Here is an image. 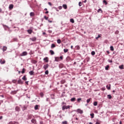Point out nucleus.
Masks as SVG:
<instances>
[{"label": "nucleus", "mask_w": 124, "mask_h": 124, "mask_svg": "<svg viewBox=\"0 0 124 124\" xmlns=\"http://www.w3.org/2000/svg\"><path fill=\"white\" fill-rule=\"evenodd\" d=\"M51 48H55L56 47V45L55 44H52L51 46Z\"/></svg>", "instance_id": "c756f323"}, {"label": "nucleus", "mask_w": 124, "mask_h": 124, "mask_svg": "<svg viewBox=\"0 0 124 124\" xmlns=\"http://www.w3.org/2000/svg\"><path fill=\"white\" fill-rule=\"evenodd\" d=\"M32 63H34V64H35V63H36L37 62L35 60H32Z\"/></svg>", "instance_id": "79ce46f5"}, {"label": "nucleus", "mask_w": 124, "mask_h": 124, "mask_svg": "<svg viewBox=\"0 0 124 124\" xmlns=\"http://www.w3.org/2000/svg\"><path fill=\"white\" fill-rule=\"evenodd\" d=\"M21 73H22V74H24V73H25V68H23L22 69V71H21Z\"/></svg>", "instance_id": "37998d69"}, {"label": "nucleus", "mask_w": 124, "mask_h": 124, "mask_svg": "<svg viewBox=\"0 0 124 124\" xmlns=\"http://www.w3.org/2000/svg\"><path fill=\"white\" fill-rule=\"evenodd\" d=\"M44 61H45L46 62H49V60H48V57L44 58Z\"/></svg>", "instance_id": "ddd939ff"}, {"label": "nucleus", "mask_w": 124, "mask_h": 124, "mask_svg": "<svg viewBox=\"0 0 124 124\" xmlns=\"http://www.w3.org/2000/svg\"><path fill=\"white\" fill-rule=\"evenodd\" d=\"M110 51H114V46H110Z\"/></svg>", "instance_id": "7c9ffc66"}, {"label": "nucleus", "mask_w": 124, "mask_h": 124, "mask_svg": "<svg viewBox=\"0 0 124 124\" xmlns=\"http://www.w3.org/2000/svg\"><path fill=\"white\" fill-rule=\"evenodd\" d=\"M71 101L72 102H74V101H75V100H76V98L75 97H73V98H72L71 99H70Z\"/></svg>", "instance_id": "2eb2a0df"}, {"label": "nucleus", "mask_w": 124, "mask_h": 124, "mask_svg": "<svg viewBox=\"0 0 124 124\" xmlns=\"http://www.w3.org/2000/svg\"><path fill=\"white\" fill-rule=\"evenodd\" d=\"M61 59V60H62V59H63V57H62V56H60V57H59V59Z\"/></svg>", "instance_id": "13d9d810"}, {"label": "nucleus", "mask_w": 124, "mask_h": 124, "mask_svg": "<svg viewBox=\"0 0 124 124\" xmlns=\"http://www.w3.org/2000/svg\"><path fill=\"white\" fill-rule=\"evenodd\" d=\"M60 61V57H55V62H59Z\"/></svg>", "instance_id": "f8f14e48"}, {"label": "nucleus", "mask_w": 124, "mask_h": 124, "mask_svg": "<svg viewBox=\"0 0 124 124\" xmlns=\"http://www.w3.org/2000/svg\"><path fill=\"white\" fill-rule=\"evenodd\" d=\"M18 84H23V81H22V79H19L17 82Z\"/></svg>", "instance_id": "f3484780"}, {"label": "nucleus", "mask_w": 124, "mask_h": 124, "mask_svg": "<svg viewBox=\"0 0 124 124\" xmlns=\"http://www.w3.org/2000/svg\"><path fill=\"white\" fill-rule=\"evenodd\" d=\"M69 108H70V106H63V107H62V110L63 111H64V110H65V109H69Z\"/></svg>", "instance_id": "f257e3e1"}, {"label": "nucleus", "mask_w": 124, "mask_h": 124, "mask_svg": "<svg viewBox=\"0 0 124 124\" xmlns=\"http://www.w3.org/2000/svg\"><path fill=\"white\" fill-rule=\"evenodd\" d=\"M106 70H108L109 69V65H107L105 67Z\"/></svg>", "instance_id": "c03bdc74"}, {"label": "nucleus", "mask_w": 124, "mask_h": 124, "mask_svg": "<svg viewBox=\"0 0 124 124\" xmlns=\"http://www.w3.org/2000/svg\"><path fill=\"white\" fill-rule=\"evenodd\" d=\"M119 68H120V69H124V65H120V66H119Z\"/></svg>", "instance_id": "cd10ccee"}, {"label": "nucleus", "mask_w": 124, "mask_h": 124, "mask_svg": "<svg viewBox=\"0 0 124 124\" xmlns=\"http://www.w3.org/2000/svg\"><path fill=\"white\" fill-rule=\"evenodd\" d=\"M0 96L1 97H4V96L3 95H0Z\"/></svg>", "instance_id": "e2e57ef3"}, {"label": "nucleus", "mask_w": 124, "mask_h": 124, "mask_svg": "<svg viewBox=\"0 0 124 124\" xmlns=\"http://www.w3.org/2000/svg\"><path fill=\"white\" fill-rule=\"evenodd\" d=\"M76 48L77 50H79L80 49V46H76Z\"/></svg>", "instance_id": "ea45409f"}, {"label": "nucleus", "mask_w": 124, "mask_h": 124, "mask_svg": "<svg viewBox=\"0 0 124 124\" xmlns=\"http://www.w3.org/2000/svg\"><path fill=\"white\" fill-rule=\"evenodd\" d=\"M30 40L33 42L36 41V37H34L33 38H30Z\"/></svg>", "instance_id": "39448f33"}, {"label": "nucleus", "mask_w": 124, "mask_h": 124, "mask_svg": "<svg viewBox=\"0 0 124 124\" xmlns=\"http://www.w3.org/2000/svg\"><path fill=\"white\" fill-rule=\"evenodd\" d=\"M59 68H62L63 67V64L61 63L59 65Z\"/></svg>", "instance_id": "4468645a"}, {"label": "nucleus", "mask_w": 124, "mask_h": 124, "mask_svg": "<svg viewBox=\"0 0 124 124\" xmlns=\"http://www.w3.org/2000/svg\"><path fill=\"white\" fill-rule=\"evenodd\" d=\"M115 33H117V34H118V33H119V31H116V32H115Z\"/></svg>", "instance_id": "338daca9"}, {"label": "nucleus", "mask_w": 124, "mask_h": 124, "mask_svg": "<svg viewBox=\"0 0 124 124\" xmlns=\"http://www.w3.org/2000/svg\"><path fill=\"white\" fill-rule=\"evenodd\" d=\"M40 95H41V97H43V96H44V94H43V93H41Z\"/></svg>", "instance_id": "a18cd8bd"}, {"label": "nucleus", "mask_w": 124, "mask_h": 124, "mask_svg": "<svg viewBox=\"0 0 124 124\" xmlns=\"http://www.w3.org/2000/svg\"><path fill=\"white\" fill-rule=\"evenodd\" d=\"M107 96L108 99H111V98H112V96H111V94H108Z\"/></svg>", "instance_id": "393cba45"}, {"label": "nucleus", "mask_w": 124, "mask_h": 124, "mask_svg": "<svg viewBox=\"0 0 124 124\" xmlns=\"http://www.w3.org/2000/svg\"><path fill=\"white\" fill-rule=\"evenodd\" d=\"M18 91H19V90L11 91L10 93L11 94L13 95L16 94V93H17L18 92Z\"/></svg>", "instance_id": "7ed1b4c3"}, {"label": "nucleus", "mask_w": 124, "mask_h": 124, "mask_svg": "<svg viewBox=\"0 0 124 124\" xmlns=\"http://www.w3.org/2000/svg\"><path fill=\"white\" fill-rule=\"evenodd\" d=\"M29 74L30 75H33V74H34V72H33V71H31L29 72Z\"/></svg>", "instance_id": "6ab92c4d"}, {"label": "nucleus", "mask_w": 124, "mask_h": 124, "mask_svg": "<svg viewBox=\"0 0 124 124\" xmlns=\"http://www.w3.org/2000/svg\"><path fill=\"white\" fill-rule=\"evenodd\" d=\"M40 124H43V122H42V121H40Z\"/></svg>", "instance_id": "052dcab7"}, {"label": "nucleus", "mask_w": 124, "mask_h": 124, "mask_svg": "<svg viewBox=\"0 0 124 124\" xmlns=\"http://www.w3.org/2000/svg\"><path fill=\"white\" fill-rule=\"evenodd\" d=\"M48 4L49 5H50V6H52V3H51V2H48Z\"/></svg>", "instance_id": "6e6d98bb"}, {"label": "nucleus", "mask_w": 124, "mask_h": 124, "mask_svg": "<svg viewBox=\"0 0 124 124\" xmlns=\"http://www.w3.org/2000/svg\"><path fill=\"white\" fill-rule=\"evenodd\" d=\"M103 3H105L106 5L108 4V3L107 2V1L106 0H104L103 1Z\"/></svg>", "instance_id": "f704fd0d"}, {"label": "nucleus", "mask_w": 124, "mask_h": 124, "mask_svg": "<svg viewBox=\"0 0 124 124\" xmlns=\"http://www.w3.org/2000/svg\"><path fill=\"white\" fill-rule=\"evenodd\" d=\"M54 9H55V10H56V11L59 12V10L57 8L54 7Z\"/></svg>", "instance_id": "4d7b16f0"}, {"label": "nucleus", "mask_w": 124, "mask_h": 124, "mask_svg": "<svg viewBox=\"0 0 124 124\" xmlns=\"http://www.w3.org/2000/svg\"><path fill=\"white\" fill-rule=\"evenodd\" d=\"M79 6H82V2L80 1L78 3Z\"/></svg>", "instance_id": "8fccbe9b"}, {"label": "nucleus", "mask_w": 124, "mask_h": 124, "mask_svg": "<svg viewBox=\"0 0 124 124\" xmlns=\"http://www.w3.org/2000/svg\"><path fill=\"white\" fill-rule=\"evenodd\" d=\"M91 55H92V56H94L95 55V52H94V51H92Z\"/></svg>", "instance_id": "c85d7f7f"}, {"label": "nucleus", "mask_w": 124, "mask_h": 124, "mask_svg": "<svg viewBox=\"0 0 124 124\" xmlns=\"http://www.w3.org/2000/svg\"><path fill=\"white\" fill-rule=\"evenodd\" d=\"M77 112H78V113H79V114H83V110H82L80 109H78Z\"/></svg>", "instance_id": "0eeeda50"}, {"label": "nucleus", "mask_w": 124, "mask_h": 124, "mask_svg": "<svg viewBox=\"0 0 124 124\" xmlns=\"http://www.w3.org/2000/svg\"><path fill=\"white\" fill-rule=\"evenodd\" d=\"M61 42H62V41H61V39H58L57 40V43L58 44H61Z\"/></svg>", "instance_id": "c9c22d12"}, {"label": "nucleus", "mask_w": 124, "mask_h": 124, "mask_svg": "<svg viewBox=\"0 0 124 124\" xmlns=\"http://www.w3.org/2000/svg\"><path fill=\"white\" fill-rule=\"evenodd\" d=\"M27 31H28V33H29V34H31V33L32 32V31L31 30H27Z\"/></svg>", "instance_id": "a211bd4d"}, {"label": "nucleus", "mask_w": 124, "mask_h": 124, "mask_svg": "<svg viewBox=\"0 0 124 124\" xmlns=\"http://www.w3.org/2000/svg\"><path fill=\"white\" fill-rule=\"evenodd\" d=\"M46 101H49V98H46Z\"/></svg>", "instance_id": "774afa93"}, {"label": "nucleus", "mask_w": 124, "mask_h": 124, "mask_svg": "<svg viewBox=\"0 0 124 124\" xmlns=\"http://www.w3.org/2000/svg\"><path fill=\"white\" fill-rule=\"evenodd\" d=\"M58 8H59V10H61V9H62V6H60L58 7Z\"/></svg>", "instance_id": "603ef678"}, {"label": "nucleus", "mask_w": 124, "mask_h": 124, "mask_svg": "<svg viewBox=\"0 0 124 124\" xmlns=\"http://www.w3.org/2000/svg\"><path fill=\"white\" fill-rule=\"evenodd\" d=\"M108 62H110V63H112V62H113V61L110 60H108Z\"/></svg>", "instance_id": "864d4df0"}, {"label": "nucleus", "mask_w": 124, "mask_h": 124, "mask_svg": "<svg viewBox=\"0 0 124 124\" xmlns=\"http://www.w3.org/2000/svg\"><path fill=\"white\" fill-rule=\"evenodd\" d=\"M49 52L52 56H53V55H55V52H54V51L50 50Z\"/></svg>", "instance_id": "aec40b11"}, {"label": "nucleus", "mask_w": 124, "mask_h": 124, "mask_svg": "<svg viewBox=\"0 0 124 124\" xmlns=\"http://www.w3.org/2000/svg\"><path fill=\"white\" fill-rule=\"evenodd\" d=\"M13 7H14L13 4H10L9 6V9H13Z\"/></svg>", "instance_id": "9d476101"}, {"label": "nucleus", "mask_w": 124, "mask_h": 124, "mask_svg": "<svg viewBox=\"0 0 124 124\" xmlns=\"http://www.w3.org/2000/svg\"><path fill=\"white\" fill-rule=\"evenodd\" d=\"M28 120H31V115H28Z\"/></svg>", "instance_id": "72a5a7b5"}, {"label": "nucleus", "mask_w": 124, "mask_h": 124, "mask_svg": "<svg viewBox=\"0 0 124 124\" xmlns=\"http://www.w3.org/2000/svg\"><path fill=\"white\" fill-rule=\"evenodd\" d=\"M64 83H65V80L63 79L61 81V84H64Z\"/></svg>", "instance_id": "2f4dec72"}, {"label": "nucleus", "mask_w": 124, "mask_h": 124, "mask_svg": "<svg viewBox=\"0 0 124 124\" xmlns=\"http://www.w3.org/2000/svg\"><path fill=\"white\" fill-rule=\"evenodd\" d=\"M22 80H24V81H27V78L26 77V76H24L22 78Z\"/></svg>", "instance_id": "b1692460"}, {"label": "nucleus", "mask_w": 124, "mask_h": 124, "mask_svg": "<svg viewBox=\"0 0 124 124\" xmlns=\"http://www.w3.org/2000/svg\"><path fill=\"white\" fill-rule=\"evenodd\" d=\"M70 22L73 24L74 23V19L73 18H71L70 19Z\"/></svg>", "instance_id": "a878e982"}, {"label": "nucleus", "mask_w": 124, "mask_h": 124, "mask_svg": "<svg viewBox=\"0 0 124 124\" xmlns=\"http://www.w3.org/2000/svg\"><path fill=\"white\" fill-rule=\"evenodd\" d=\"M62 7L64 8V9H67V5L66 4H63Z\"/></svg>", "instance_id": "dca6fc26"}, {"label": "nucleus", "mask_w": 124, "mask_h": 124, "mask_svg": "<svg viewBox=\"0 0 124 124\" xmlns=\"http://www.w3.org/2000/svg\"><path fill=\"white\" fill-rule=\"evenodd\" d=\"M62 124H67V121H63L62 122Z\"/></svg>", "instance_id": "09e8293b"}, {"label": "nucleus", "mask_w": 124, "mask_h": 124, "mask_svg": "<svg viewBox=\"0 0 124 124\" xmlns=\"http://www.w3.org/2000/svg\"><path fill=\"white\" fill-rule=\"evenodd\" d=\"M45 73L46 75H48V74H49V71L47 70L46 71H45Z\"/></svg>", "instance_id": "58836bf2"}, {"label": "nucleus", "mask_w": 124, "mask_h": 124, "mask_svg": "<svg viewBox=\"0 0 124 124\" xmlns=\"http://www.w3.org/2000/svg\"><path fill=\"white\" fill-rule=\"evenodd\" d=\"M0 63L1 64H4V63H5V60H4V61H2V60L1 59H0Z\"/></svg>", "instance_id": "1a4fd4ad"}, {"label": "nucleus", "mask_w": 124, "mask_h": 124, "mask_svg": "<svg viewBox=\"0 0 124 124\" xmlns=\"http://www.w3.org/2000/svg\"><path fill=\"white\" fill-rule=\"evenodd\" d=\"M31 123H32V124H36V120L34 119H32L31 120Z\"/></svg>", "instance_id": "9b49d317"}, {"label": "nucleus", "mask_w": 124, "mask_h": 124, "mask_svg": "<svg viewBox=\"0 0 124 124\" xmlns=\"http://www.w3.org/2000/svg\"><path fill=\"white\" fill-rule=\"evenodd\" d=\"M100 37V35H98V36L95 38V39H98V38H99Z\"/></svg>", "instance_id": "5fc2aeb1"}, {"label": "nucleus", "mask_w": 124, "mask_h": 124, "mask_svg": "<svg viewBox=\"0 0 124 124\" xmlns=\"http://www.w3.org/2000/svg\"><path fill=\"white\" fill-rule=\"evenodd\" d=\"M45 70H46V69H47V68H48V67H49V64H46V65H45L44 66H43Z\"/></svg>", "instance_id": "20e7f679"}, {"label": "nucleus", "mask_w": 124, "mask_h": 124, "mask_svg": "<svg viewBox=\"0 0 124 124\" xmlns=\"http://www.w3.org/2000/svg\"><path fill=\"white\" fill-rule=\"evenodd\" d=\"M63 51H64V53H67V52H68V49H65V48H64V49H63Z\"/></svg>", "instance_id": "473e14b6"}, {"label": "nucleus", "mask_w": 124, "mask_h": 124, "mask_svg": "<svg viewBox=\"0 0 124 124\" xmlns=\"http://www.w3.org/2000/svg\"><path fill=\"white\" fill-rule=\"evenodd\" d=\"M95 124H100V123H99V122H96Z\"/></svg>", "instance_id": "69168bd1"}, {"label": "nucleus", "mask_w": 124, "mask_h": 124, "mask_svg": "<svg viewBox=\"0 0 124 124\" xmlns=\"http://www.w3.org/2000/svg\"><path fill=\"white\" fill-rule=\"evenodd\" d=\"M91 99H92V98H89V99H88L86 101L87 103H90V102L91 101Z\"/></svg>", "instance_id": "e433bc0d"}, {"label": "nucleus", "mask_w": 124, "mask_h": 124, "mask_svg": "<svg viewBox=\"0 0 124 124\" xmlns=\"http://www.w3.org/2000/svg\"><path fill=\"white\" fill-rule=\"evenodd\" d=\"M15 110L17 112H19L20 111V107H19L18 106L16 107Z\"/></svg>", "instance_id": "423d86ee"}, {"label": "nucleus", "mask_w": 124, "mask_h": 124, "mask_svg": "<svg viewBox=\"0 0 124 124\" xmlns=\"http://www.w3.org/2000/svg\"><path fill=\"white\" fill-rule=\"evenodd\" d=\"M100 11H101V13H102V10H101V9L100 8L98 10L97 12L99 13L100 12Z\"/></svg>", "instance_id": "49530a36"}, {"label": "nucleus", "mask_w": 124, "mask_h": 124, "mask_svg": "<svg viewBox=\"0 0 124 124\" xmlns=\"http://www.w3.org/2000/svg\"><path fill=\"white\" fill-rule=\"evenodd\" d=\"M6 50H7V47H6L5 46H3V48H2L3 52H5V51H6Z\"/></svg>", "instance_id": "6e6552de"}, {"label": "nucleus", "mask_w": 124, "mask_h": 124, "mask_svg": "<svg viewBox=\"0 0 124 124\" xmlns=\"http://www.w3.org/2000/svg\"><path fill=\"white\" fill-rule=\"evenodd\" d=\"M30 16H33L34 15V13L31 12V13H30Z\"/></svg>", "instance_id": "a19ab883"}, {"label": "nucleus", "mask_w": 124, "mask_h": 124, "mask_svg": "<svg viewBox=\"0 0 124 124\" xmlns=\"http://www.w3.org/2000/svg\"><path fill=\"white\" fill-rule=\"evenodd\" d=\"M38 107H39V106L38 105H36L34 107V109L35 110H37V109H38Z\"/></svg>", "instance_id": "4be33fe9"}, {"label": "nucleus", "mask_w": 124, "mask_h": 124, "mask_svg": "<svg viewBox=\"0 0 124 124\" xmlns=\"http://www.w3.org/2000/svg\"><path fill=\"white\" fill-rule=\"evenodd\" d=\"M106 88L108 89V90H111V85L109 84V86L107 85Z\"/></svg>", "instance_id": "5701e85b"}, {"label": "nucleus", "mask_w": 124, "mask_h": 124, "mask_svg": "<svg viewBox=\"0 0 124 124\" xmlns=\"http://www.w3.org/2000/svg\"><path fill=\"white\" fill-rule=\"evenodd\" d=\"M0 120H2V116H0Z\"/></svg>", "instance_id": "0e129e2a"}, {"label": "nucleus", "mask_w": 124, "mask_h": 124, "mask_svg": "<svg viewBox=\"0 0 124 124\" xmlns=\"http://www.w3.org/2000/svg\"><path fill=\"white\" fill-rule=\"evenodd\" d=\"M18 124V122L11 121L9 123V124Z\"/></svg>", "instance_id": "412c9836"}, {"label": "nucleus", "mask_w": 124, "mask_h": 124, "mask_svg": "<svg viewBox=\"0 0 124 124\" xmlns=\"http://www.w3.org/2000/svg\"><path fill=\"white\" fill-rule=\"evenodd\" d=\"M90 116H91V119H93V117H94V114L91 113L90 114Z\"/></svg>", "instance_id": "bb28decb"}, {"label": "nucleus", "mask_w": 124, "mask_h": 124, "mask_svg": "<svg viewBox=\"0 0 124 124\" xmlns=\"http://www.w3.org/2000/svg\"><path fill=\"white\" fill-rule=\"evenodd\" d=\"M27 55H28V52H27V51H24L20 54L21 57H24V56H27Z\"/></svg>", "instance_id": "f03ea898"}, {"label": "nucleus", "mask_w": 124, "mask_h": 124, "mask_svg": "<svg viewBox=\"0 0 124 124\" xmlns=\"http://www.w3.org/2000/svg\"><path fill=\"white\" fill-rule=\"evenodd\" d=\"M48 21L49 23H52L53 22V21H52V20H48Z\"/></svg>", "instance_id": "680f3d73"}, {"label": "nucleus", "mask_w": 124, "mask_h": 124, "mask_svg": "<svg viewBox=\"0 0 124 124\" xmlns=\"http://www.w3.org/2000/svg\"><path fill=\"white\" fill-rule=\"evenodd\" d=\"M48 17L46 16H44V19H45V20H48Z\"/></svg>", "instance_id": "3c124183"}, {"label": "nucleus", "mask_w": 124, "mask_h": 124, "mask_svg": "<svg viewBox=\"0 0 124 124\" xmlns=\"http://www.w3.org/2000/svg\"><path fill=\"white\" fill-rule=\"evenodd\" d=\"M25 83L27 84V85H29V81H25Z\"/></svg>", "instance_id": "bf43d9fd"}, {"label": "nucleus", "mask_w": 124, "mask_h": 124, "mask_svg": "<svg viewBox=\"0 0 124 124\" xmlns=\"http://www.w3.org/2000/svg\"><path fill=\"white\" fill-rule=\"evenodd\" d=\"M93 104L94 106H96L97 105V102H96V101L94 102Z\"/></svg>", "instance_id": "4c0bfd02"}, {"label": "nucleus", "mask_w": 124, "mask_h": 124, "mask_svg": "<svg viewBox=\"0 0 124 124\" xmlns=\"http://www.w3.org/2000/svg\"><path fill=\"white\" fill-rule=\"evenodd\" d=\"M81 100H82V98H79L77 99V101L78 102H80V101H81Z\"/></svg>", "instance_id": "de8ad7c7"}]
</instances>
